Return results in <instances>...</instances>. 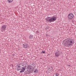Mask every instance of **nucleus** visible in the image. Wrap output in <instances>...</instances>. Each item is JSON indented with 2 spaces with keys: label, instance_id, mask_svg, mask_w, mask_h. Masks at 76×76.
<instances>
[{
  "label": "nucleus",
  "instance_id": "f257e3e1",
  "mask_svg": "<svg viewBox=\"0 0 76 76\" xmlns=\"http://www.w3.org/2000/svg\"><path fill=\"white\" fill-rule=\"evenodd\" d=\"M75 43V40L71 39H65L63 41L62 44L64 45L65 47H69L70 46L72 45Z\"/></svg>",
  "mask_w": 76,
  "mask_h": 76
},
{
  "label": "nucleus",
  "instance_id": "f03ea898",
  "mask_svg": "<svg viewBox=\"0 0 76 76\" xmlns=\"http://www.w3.org/2000/svg\"><path fill=\"white\" fill-rule=\"evenodd\" d=\"M56 20L57 18L55 16H53L51 18L50 17H48L45 18V20L47 23L53 22Z\"/></svg>",
  "mask_w": 76,
  "mask_h": 76
},
{
  "label": "nucleus",
  "instance_id": "7ed1b4c3",
  "mask_svg": "<svg viewBox=\"0 0 76 76\" xmlns=\"http://www.w3.org/2000/svg\"><path fill=\"white\" fill-rule=\"evenodd\" d=\"M20 67H21V66H17V71H19L20 70H21L20 72H19L20 73H23L25 71V70H26V66L25 65L24 66H21V69Z\"/></svg>",
  "mask_w": 76,
  "mask_h": 76
},
{
  "label": "nucleus",
  "instance_id": "20e7f679",
  "mask_svg": "<svg viewBox=\"0 0 76 76\" xmlns=\"http://www.w3.org/2000/svg\"><path fill=\"white\" fill-rule=\"evenodd\" d=\"M7 28V26L6 25H3L1 26V32H5Z\"/></svg>",
  "mask_w": 76,
  "mask_h": 76
},
{
  "label": "nucleus",
  "instance_id": "39448f33",
  "mask_svg": "<svg viewBox=\"0 0 76 76\" xmlns=\"http://www.w3.org/2000/svg\"><path fill=\"white\" fill-rule=\"evenodd\" d=\"M74 17V15H73V14L70 13L68 15V18L69 19H72Z\"/></svg>",
  "mask_w": 76,
  "mask_h": 76
},
{
  "label": "nucleus",
  "instance_id": "423d86ee",
  "mask_svg": "<svg viewBox=\"0 0 76 76\" xmlns=\"http://www.w3.org/2000/svg\"><path fill=\"white\" fill-rule=\"evenodd\" d=\"M32 69H34V67L32 66L31 65H28L27 66V70H29L30 71V70H31Z\"/></svg>",
  "mask_w": 76,
  "mask_h": 76
},
{
  "label": "nucleus",
  "instance_id": "0eeeda50",
  "mask_svg": "<svg viewBox=\"0 0 76 76\" xmlns=\"http://www.w3.org/2000/svg\"><path fill=\"white\" fill-rule=\"evenodd\" d=\"M55 55L56 57H58L60 55V52H59V51H56L55 53Z\"/></svg>",
  "mask_w": 76,
  "mask_h": 76
},
{
  "label": "nucleus",
  "instance_id": "6e6552de",
  "mask_svg": "<svg viewBox=\"0 0 76 76\" xmlns=\"http://www.w3.org/2000/svg\"><path fill=\"white\" fill-rule=\"evenodd\" d=\"M53 68H48L47 70V72L48 73H50L52 72H53Z\"/></svg>",
  "mask_w": 76,
  "mask_h": 76
},
{
  "label": "nucleus",
  "instance_id": "1a4fd4ad",
  "mask_svg": "<svg viewBox=\"0 0 76 76\" xmlns=\"http://www.w3.org/2000/svg\"><path fill=\"white\" fill-rule=\"evenodd\" d=\"M23 48H28V47H29L28 44L26 43H25L23 44Z\"/></svg>",
  "mask_w": 76,
  "mask_h": 76
},
{
  "label": "nucleus",
  "instance_id": "9d476101",
  "mask_svg": "<svg viewBox=\"0 0 76 76\" xmlns=\"http://www.w3.org/2000/svg\"><path fill=\"white\" fill-rule=\"evenodd\" d=\"M34 37V35H30L29 37V39H31Z\"/></svg>",
  "mask_w": 76,
  "mask_h": 76
},
{
  "label": "nucleus",
  "instance_id": "9b49d317",
  "mask_svg": "<svg viewBox=\"0 0 76 76\" xmlns=\"http://www.w3.org/2000/svg\"><path fill=\"white\" fill-rule=\"evenodd\" d=\"M18 66H22V67H23V66H24V64L23 63H20L19 65Z\"/></svg>",
  "mask_w": 76,
  "mask_h": 76
},
{
  "label": "nucleus",
  "instance_id": "f8f14e48",
  "mask_svg": "<svg viewBox=\"0 0 76 76\" xmlns=\"http://www.w3.org/2000/svg\"><path fill=\"white\" fill-rule=\"evenodd\" d=\"M13 0H8L7 2L10 3H12V2H13Z\"/></svg>",
  "mask_w": 76,
  "mask_h": 76
},
{
  "label": "nucleus",
  "instance_id": "ddd939ff",
  "mask_svg": "<svg viewBox=\"0 0 76 76\" xmlns=\"http://www.w3.org/2000/svg\"><path fill=\"white\" fill-rule=\"evenodd\" d=\"M38 71V69H36L35 70V71H34V73H35V72H37Z\"/></svg>",
  "mask_w": 76,
  "mask_h": 76
},
{
  "label": "nucleus",
  "instance_id": "4468645a",
  "mask_svg": "<svg viewBox=\"0 0 76 76\" xmlns=\"http://www.w3.org/2000/svg\"><path fill=\"white\" fill-rule=\"evenodd\" d=\"M42 54L43 53H44V54H45V51H43L41 52Z\"/></svg>",
  "mask_w": 76,
  "mask_h": 76
},
{
  "label": "nucleus",
  "instance_id": "2eb2a0df",
  "mask_svg": "<svg viewBox=\"0 0 76 76\" xmlns=\"http://www.w3.org/2000/svg\"><path fill=\"white\" fill-rule=\"evenodd\" d=\"M58 76V74L56 73V76Z\"/></svg>",
  "mask_w": 76,
  "mask_h": 76
},
{
  "label": "nucleus",
  "instance_id": "dca6fc26",
  "mask_svg": "<svg viewBox=\"0 0 76 76\" xmlns=\"http://www.w3.org/2000/svg\"><path fill=\"white\" fill-rule=\"evenodd\" d=\"M45 29L46 30H47V29H48V27H46Z\"/></svg>",
  "mask_w": 76,
  "mask_h": 76
},
{
  "label": "nucleus",
  "instance_id": "f3484780",
  "mask_svg": "<svg viewBox=\"0 0 76 76\" xmlns=\"http://www.w3.org/2000/svg\"><path fill=\"white\" fill-rule=\"evenodd\" d=\"M36 33H37V34H38L39 33V32L38 31H36Z\"/></svg>",
  "mask_w": 76,
  "mask_h": 76
},
{
  "label": "nucleus",
  "instance_id": "a211bd4d",
  "mask_svg": "<svg viewBox=\"0 0 76 76\" xmlns=\"http://www.w3.org/2000/svg\"><path fill=\"white\" fill-rule=\"evenodd\" d=\"M46 37H47L48 36V35L47 34H46Z\"/></svg>",
  "mask_w": 76,
  "mask_h": 76
},
{
  "label": "nucleus",
  "instance_id": "6ab92c4d",
  "mask_svg": "<svg viewBox=\"0 0 76 76\" xmlns=\"http://www.w3.org/2000/svg\"><path fill=\"white\" fill-rule=\"evenodd\" d=\"M68 66L70 67L71 66H70V65H68Z\"/></svg>",
  "mask_w": 76,
  "mask_h": 76
}]
</instances>
